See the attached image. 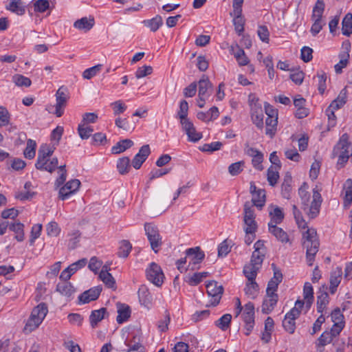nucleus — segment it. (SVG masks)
Instances as JSON below:
<instances>
[{"label": "nucleus", "mask_w": 352, "mask_h": 352, "mask_svg": "<svg viewBox=\"0 0 352 352\" xmlns=\"http://www.w3.org/2000/svg\"><path fill=\"white\" fill-rule=\"evenodd\" d=\"M258 291V285L254 280H248L245 288V294L250 296L252 298H256Z\"/></svg>", "instance_id": "obj_46"}, {"label": "nucleus", "mask_w": 352, "mask_h": 352, "mask_svg": "<svg viewBox=\"0 0 352 352\" xmlns=\"http://www.w3.org/2000/svg\"><path fill=\"white\" fill-rule=\"evenodd\" d=\"M232 316L229 314H224L216 321V325L221 330L227 329L230 324Z\"/></svg>", "instance_id": "obj_51"}, {"label": "nucleus", "mask_w": 352, "mask_h": 352, "mask_svg": "<svg viewBox=\"0 0 352 352\" xmlns=\"http://www.w3.org/2000/svg\"><path fill=\"white\" fill-rule=\"evenodd\" d=\"M130 160L127 157H122L119 160L117 168L120 174L124 175L129 172L130 169Z\"/></svg>", "instance_id": "obj_48"}, {"label": "nucleus", "mask_w": 352, "mask_h": 352, "mask_svg": "<svg viewBox=\"0 0 352 352\" xmlns=\"http://www.w3.org/2000/svg\"><path fill=\"white\" fill-rule=\"evenodd\" d=\"M170 322V318L168 313L166 311L164 318L160 319L157 323V329L160 332H166L168 329V325Z\"/></svg>", "instance_id": "obj_55"}, {"label": "nucleus", "mask_w": 352, "mask_h": 352, "mask_svg": "<svg viewBox=\"0 0 352 352\" xmlns=\"http://www.w3.org/2000/svg\"><path fill=\"white\" fill-rule=\"evenodd\" d=\"M303 296L307 307L309 308L314 300V289L311 283L308 282L305 283L303 288Z\"/></svg>", "instance_id": "obj_33"}, {"label": "nucleus", "mask_w": 352, "mask_h": 352, "mask_svg": "<svg viewBox=\"0 0 352 352\" xmlns=\"http://www.w3.org/2000/svg\"><path fill=\"white\" fill-rule=\"evenodd\" d=\"M118 315L116 320L119 324H122L126 321L130 317L131 310L129 306L120 305L118 310Z\"/></svg>", "instance_id": "obj_39"}, {"label": "nucleus", "mask_w": 352, "mask_h": 352, "mask_svg": "<svg viewBox=\"0 0 352 352\" xmlns=\"http://www.w3.org/2000/svg\"><path fill=\"white\" fill-rule=\"evenodd\" d=\"M199 85V98L201 101H206V100L212 93V85L210 82L208 78L206 76H203L202 78L198 82Z\"/></svg>", "instance_id": "obj_13"}, {"label": "nucleus", "mask_w": 352, "mask_h": 352, "mask_svg": "<svg viewBox=\"0 0 352 352\" xmlns=\"http://www.w3.org/2000/svg\"><path fill=\"white\" fill-rule=\"evenodd\" d=\"M324 10V3L322 0H318L314 7L311 19L314 23L311 28V32L313 36L318 34L322 28L324 23L322 21V16Z\"/></svg>", "instance_id": "obj_8"}, {"label": "nucleus", "mask_w": 352, "mask_h": 352, "mask_svg": "<svg viewBox=\"0 0 352 352\" xmlns=\"http://www.w3.org/2000/svg\"><path fill=\"white\" fill-rule=\"evenodd\" d=\"M36 143L32 139L27 140L26 148L23 151L24 157L27 159L32 160L35 157L36 155Z\"/></svg>", "instance_id": "obj_41"}, {"label": "nucleus", "mask_w": 352, "mask_h": 352, "mask_svg": "<svg viewBox=\"0 0 352 352\" xmlns=\"http://www.w3.org/2000/svg\"><path fill=\"white\" fill-rule=\"evenodd\" d=\"M107 314V309L104 307L91 311L89 316L90 324L92 328H96L98 324L105 318Z\"/></svg>", "instance_id": "obj_22"}, {"label": "nucleus", "mask_w": 352, "mask_h": 352, "mask_svg": "<svg viewBox=\"0 0 352 352\" xmlns=\"http://www.w3.org/2000/svg\"><path fill=\"white\" fill-rule=\"evenodd\" d=\"M69 99L67 89L63 86L60 87L56 93V105L54 113L57 117H60L64 113V108L66 107Z\"/></svg>", "instance_id": "obj_10"}, {"label": "nucleus", "mask_w": 352, "mask_h": 352, "mask_svg": "<svg viewBox=\"0 0 352 352\" xmlns=\"http://www.w3.org/2000/svg\"><path fill=\"white\" fill-rule=\"evenodd\" d=\"M48 309L46 304L43 302L38 304L33 309L23 331L25 332H32L38 328L45 318Z\"/></svg>", "instance_id": "obj_4"}, {"label": "nucleus", "mask_w": 352, "mask_h": 352, "mask_svg": "<svg viewBox=\"0 0 352 352\" xmlns=\"http://www.w3.org/2000/svg\"><path fill=\"white\" fill-rule=\"evenodd\" d=\"M260 267L252 265L251 263L243 268V273L248 280H255Z\"/></svg>", "instance_id": "obj_40"}, {"label": "nucleus", "mask_w": 352, "mask_h": 352, "mask_svg": "<svg viewBox=\"0 0 352 352\" xmlns=\"http://www.w3.org/2000/svg\"><path fill=\"white\" fill-rule=\"evenodd\" d=\"M333 155L338 157V164L344 165L352 156L351 144L349 141V135L346 133L343 134L340 138L339 142L333 148Z\"/></svg>", "instance_id": "obj_5"}, {"label": "nucleus", "mask_w": 352, "mask_h": 352, "mask_svg": "<svg viewBox=\"0 0 352 352\" xmlns=\"http://www.w3.org/2000/svg\"><path fill=\"white\" fill-rule=\"evenodd\" d=\"M50 7L48 0H36L34 2V9L35 12H44Z\"/></svg>", "instance_id": "obj_59"}, {"label": "nucleus", "mask_w": 352, "mask_h": 352, "mask_svg": "<svg viewBox=\"0 0 352 352\" xmlns=\"http://www.w3.org/2000/svg\"><path fill=\"white\" fill-rule=\"evenodd\" d=\"M342 32L345 36H350L352 34V14L348 13L345 15L342 23Z\"/></svg>", "instance_id": "obj_37"}, {"label": "nucleus", "mask_w": 352, "mask_h": 352, "mask_svg": "<svg viewBox=\"0 0 352 352\" xmlns=\"http://www.w3.org/2000/svg\"><path fill=\"white\" fill-rule=\"evenodd\" d=\"M23 228V224L19 222L12 223L9 226V229L15 232V239L18 241H22L24 239Z\"/></svg>", "instance_id": "obj_43"}, {"label": "nucleus", "mask_w": 352, "mask_h": 352, "mask_svg": "<svg viewBox=\"0 0 352 352\" xmlns=\"http://www.w3.org/2000/svg\"><path fill=\"white\" fill-rule=\"evenodd\" d=\"M298 312L296 309H292L285 316L283 320L284 329L290 334H293L296 329L295 320L298 318Z\"/></svg>", "instance_id": "obj_14"}, {"label": "nucleus", "mask_w": 352, "mask_h": 352, "mask_svg": "<svg viewBox=\"0 0 352 352\" xmlns=\"http://www.w3.org/2000/svg\"><path fill=\"white\" fill-rule=\"evenodd\" d=\"M54 148L49 146L47 144H43L38 149V157L35 164L36 169L40 170H45L49 173H53L56 168H58L60 173H67L65 165L60 166L58 167V158L50 157L54 153Z\"/></svg>", "instance_id": "obj_2"}, {"label": "nucleus", "mask_w": 352, "mask_h": 352, "mask_svg": "<svg viewBox=\"0 0 352 352\" xmlns=\"http://www.w3.org/2000/svg\"><path fill=\"white\" fill-rule=\"evenodd\" d=\"M102 68V64H98L94 67L85 69L82 73V77L85 79H91L98 74Z\"/></svg>", "instance_id": "obj_50"}, {"label": "nucleus", "mask_w": 352, "mask_h": 352, "mask_svg": "<svg viewBox=\"0 0 352 352\" xmlns=\"http://www.w3.org/2000/svg\"><path fill=\"white\" fill-rule=\"evenodd\" d=\"M333 340V337L329 331L323 332L318 339V346H324L330 343Z\"/></svg>", "instance_id": "obj_64"}, {"label": "nucleus", "mask_w": 352, "mask_h": 352, "mask_svg": "<svg viewBox=\"0 0 352 352\" xmlns=\"http://www.w3.org/2000/svg\"><path fill=\"white\" fill-rule=\"evenodd\" d=\"M143 23L146 27L149 28L152 32H156L160 27L162 25L163 20L162 16L157 15L151 19L144 21Z\"/></svg>", "instance_id": "obj_38"}, {"label": "nucleus", "mask_w": 352, "mask_h": 352, "mask_svg": "<svg viewBox=\"0 0 352 352\" xmlns=\"http://www.w3.org/2000/svg\"><path fill=\"white\" fill-rule=\"evenodd\" d=\"M265 191L263 189H258V191L253 194L252 201L253 206L261 209L265 203Z\"/></svg>", "instance_id": "obj_29"}, {"label": "nucleus", "mask_w": 352, "mask_h": 352, "mask_svg": "<svg viewBox=\"0 0 352 352\" xmlns=\"http://www.w3.org/2000/svg\"><path fill=\"white\" fill-rule=\"evenodd\" d=\"M278 169L276 166H271L267 170V181L272 186L277 183L279 178Z\"/></svg>", "instance_id": "obj_44"}, {"label": "nucleus", "mask_w": 352, "mask_h": 352, "mask_svg": "<svg viewBox=\"0 0 352 352\" xmlns=\"http://www.w3.org/2000/svg\"><path fill=\"white\" fill-rule=\"evenodd\" d=\"M147 279L156 286H161L164 282V275L161 267L153 262L146 270Z\"/></svg>", "instance_id": "obj_9"}, {"label": "nucleus", "mask_w": 352, "mask_h": 352, "mask_svg": "<svg viewBox=\"0 0 352 352\" xmlns=\"http://www.w3.org/2000/svg\"><path fill=\"white\" fill-rule=\"evenodd\" d=\"M150 147L148 144L142 146L139 152L135 155L132 160V166L135 169H139L149 155Z\"/></svg>", "instance_id": "obj_16"}, {"label": "nucleus", "mask_w": 352, "mask_h": 352, "mask_svg": "<svg viewBox=\"0 0 352 352\" xmlns=\"http://www.w3.org/2000/svg\"><path fill=\"white\" fill-rule=\"evenodd\" d=\"M269 214L271 219L268 226L279 224L284 219V213L282 209L277 206L271 205L269 206Z\"/></svg>", "instance_id": "obj_19"}, {"label": "nucleus", "mask_w": 352, "mask_h": 352, "mask_svg": "<svg viewBox=\"0 0 352 352\" xmlns=\"http://www.w3.org/2000/svg\"><path fill=\"white\" fill-rule=\"evenodd\" d=\"M208 275V272H199L195 273L188 280V283L190 285H197L200 282H201L202 279L207 277Z\"/></svg>", "instance_id": "obj_63"}, {"label": "nucleus", "mask_w": 352, "mask_h": 352, "mask_svg": "<svg viewBox=\"0 0 352 352\" xmlns=\"http://www.w3.org/2000/svg\"><path fill=\"white\" fill-rule=\"evenodd\" d=\"M99 278L105 284L107 287L109 288L115 287L116 281L110 273L104 274V272H100Z\"/></svg>", "instance_id": "obj_54"}, {"label": "nucleus", "mask_w": 352, "mask_h": 352, "mask_svg": "<svg viewBox=\"0 0 352 352\" xmlns=\"http://www.w3.org/2000/svg\"><path fill=\"white\" fill-rule=\"evenodd\" d=\"M244 322L254 321V306L251 302H248L242 314Z\"/></svg>", "instance_id": "obj_42"}, {"label": "nucleus", "mask_w": 352, "mask_h": 352, "mask_svg": "<svg viewBox=\"0 0 352 352\" xmlns=\"http://www.w3.org/2000/svg\"><path fill=\"white\" fill-rule=\"evenodd\" d=\"M243 161L237 162L230 164L228 167V172L231 175H237L243 170Z\"/></svg>", "instance_id": "obj_61"}, {"label": "nucleus", "mask_w": 352, "mask_h": 352, "mask_svg": "<svg viewBox=\"0 0 352 352\" xmlns=\"http://www.w3.org/2000/svg\"><path fill=\"white\" fill-rule=\"evenodd\" d=\"M132 246L131 243L126 240L121 241L118 255L120 257L126 258L131 250Z\"/></svg>", "instance_id": "obj_49"}, {"label": "nucleus", "mask_w": 352, "mask_h": 352, "mask_svg": "<svg viewBox=\"0 0 352 352\" xmlns=\"http://www.w3.org/2000/svg\"><path fill=\"white\" fill-rule=\"evenodd\" d=\"M303 246L307 250L306 257L309 266L313 265L315 256L318 251L319 241L315 229H307L303 234Z\"/></svg>", "instance_id": "obj_3"}, {"label": "nucleus", "mask_w": 352, "mask_h": 352, "mask_svg": "<svg viewBox=\"0 0 352 352\" xmlns=\"http://www.w3.org/2000/svg\"><path fill=\"white\" fill-rule=\"evenodd\" d=\"M329 294L326 291H322L320 289L318 295L317 296V311L319 313H322L327 305L329 303Z\"/></svg>", "instance_id": "obj_26"}, {"label": "nucleus", "mask_w": 352, "mask_h": 352, "mask_svg": "<svg viewBox=\"0 0 352 352\" xmlns=\"http://www.w3.org/2000/svg\"><path fill=\"white\" fill-rule=\"evenodd\" d=\"M278 124V116L276 117H267L265 120L266 131L265 133L273 137L276 131Z\"/></svg>", "instance_id": "obj_35"}, {"label": "nucleus", "mask_w": 352, "mask_h": 352, "mask_svg": "<svg viewBox=\"0 0 352 352\" xmlns=\"http://www.w3.org/2000/svg\"><path fill=\"white\" fill-rule=\"evenodd\" d=\"M292 177L289 174H286L284 177L283 182L281 185V194L285 199H289L292 192Z\"/></svg>", "instance_id": "obj_27"}, {"label": "nucleus", "mask_w": 352, "mask_h": 352, "mask_svg": "<svg viewBox=\"0 0 352 352\" xmlns=\"http://www.w3.org/2000/svg\"><path fill=\"white\" fill-rule=\"evenodd\" d=\"M188 104L186 100H183L180 102L179 110L177 112V116L179 120L188 118Z\"/></svg>", "instance_id": "obj_60"}, {"label": "nucleus", "mask_w": 352, "mask_h": 352, "mask_svg": "<svg viewBox=\"0 0 352 352\" xmlns=\"http://www.w3.org/2000/svg\"><path fill=\"white\" fill-rule=\"evenodd\" d=\"M293 214L294 216V218L296 219V221L297 224L298 225L299 228H307V223L303 219L301 212L299 211V210L297 208V206L296 205H293Z\"/></svg>", "instance_id": "obj_58"}, {"label": "nucleus", "mask_w": 352, "mask_h": 352, "mask_svg": "<svg viewBox=\"0 0 352 352\" xmlns=\"http://www.w3.org/2000/svg\"><path fill=\"white\" fill-rule=\"evenodd\" d=\"M342 276V270L341 267H338L331 273L330 276V293L331 294H335L337 290V287L341 282Z\"/></svg>", "instance_id": "obj_20"}, {"label": "nucleus", "mask_w": 352, "mask_h": 352, "mask_svg": "<svg viewBox=\"0 0 352 352\" xmlns=\"http://www.w3.org/2000/svg\"><path fill=\"white\" fill-rule=\"evenodd\" d=\"M243 1L244 0H233V11L230 13V15L233 16V18L244 17L242 14V6Z\"/></svg>", "instance_id": "obj_52"}, {"label": "nucleus", "mask_w": 352, "mask_h": 352, "mask_svg": "<svg viewBox=\"0 0 352 352\" xmlns=\"http://www.w3.org/2000/svg\"><path fill=\"white\" fill-rule=\"evenodd\" d=\"M243 221L245 225L244 230L246 234H252L256 232L257 223L255 221V219L243 218Z\"/></svg>", "instance_id": "obj_45"}, {"label": "nucleus", "mask_w": 352, "mask_h": 352, "mask_svg": "<svg viewBox=\"0 0 352 352\" xmlns=\"http://www.w3.org/2000/svg\"><path fill=\"white\" fill-rule=\"evenodd\" d=\"M278 300V294H267V298L263 300L262 305L263 313L267 314L271 312L276 305Z\"/></svg>", "instance_id": "obj_21"}, {"label": "nucleus", "mask_w": 352, "mask_h": 352, "mask_svg": "<svg viewBox=\"0 0 352 352\" xmlns=\"http://www.w3.org/2000/svg\"><path fill=\"white\" fill-rule=\"evenodd\" d=\"M235 48H236V50L234 51V47L232 46L231 50L233 51L234 56L236 58L238 63L240 65H248L249 60L245 54L244 50L243 49H241V47H239L238 45H236Z\"/></svg>", "instance_id": "obj_34"}, {"label": "nucleus", "mask_w": 352, "mask_h": 352, "mask_svg": "<svg viewBox=\"0 0 352 352\" xmlns=\"http://www.w3.org/2000/svg\"><path fill=\"white\" fill-rule=\"evenodd\" d=\"M102 292V287L97 286L84 292L78 296L80 303L85 304L96 300Z\"/></svg>", "instance_id": "obj_15"}, {"label": "nucleus", "mask_w": 352, "mask_h": 352, "mask_svg": "<svg viewBox=\"0 0 352 352\" xmlns=\"http://www.w3.org/2000/svg\"><path fill=\"white\" fill-rule=\"evenodd\" d=\"M12 80L16 85L19 87L24 86L28 87L31 85L32 83L31 80L29 78L20 74L14 75L12 78Z\"/></svg>", "instance_id": "obj_53"}, {"label": "nucleus", "mask_w": 352, "mask_h": 352, "mask_svg": "<svg viewBox=\"0 0 352 352\" xmlns=\"http://www.w3.org/2000/svg\"><path fill=\"white\" fill-rule=\"evenodd\" d=\"M340 62L335 65L334 69L336 74H341L342 69L346 67L349 63V54L348 52H343L339 54Z\"/></svg>", "instance_id": "obj_36"}, {"label": "nucleus", "mask_w": 352, "mask_h": 352, "mask_svg": "<svg viewBox=\"0 0 352 352\" xmlns=\"http://www.w3.org/2000/svg\"><path fill=\"white\" fill-rule=\"evenodd\" d=\"M343 190L344 191V207L349 208L352 203V179H348L344 184Z\"/></svg>", "instance_id": "obj_24"}, {"label": "nucleus", "mask_w": 352, "mask_h": 352, "mask_svg": "<svg viewBox=\"0 0 352 352\" xmlns=\"http://www.w3.org/2000/svg\"><path fill=\"white\" fill-rule=\"evenodd\" d=\"M133 145L132 140L129 139L122 140L118 142L116 145L113 146L111 148L112 153L119 154L124 152L127 148H131Z\"/></svg>", "instance_id": "obj_30"}, {"label": "nucleus", "mask_w": 352, "mask_h": 352, "mask_svg": "<svg viewBox=\"0 0 352 352\" xmlns=\"http://www.w3.org/2000/svg\"><path fill=\"white\" fill-rule=\"evenodd\" d=\"M47 233L50 236H57L60 232V228L58 223L55 221H52L47 225Z\"/></svg>", "instance_id": "obj_56"}, {"label": "nucleus", "mask_w": 352, "mask_h": 352, "mask_svg": "<svg viewBox=\"0 0 352 352\" xmlns=\"http://www.w3.org/2000/svg\"><path fill=\"white\" fill-rule=\"evenodd\" d=\"M56 291L63 296L70 297L74 292V289L70 283L62 282L56 285Z\"/></svg>", "instance_id": "obj_32"}, {"label": "nucleus", "mask_w": 352, "mask_h": 352, "mask_svg": "<svg viewBox=\"0 0 352 352\" xmlns=\"http://www.w3.org/2000/svg\"><path fill=\"white\" fill-rule=\"evenodd\" d=\"M144 230L151 249L155 253H157L162 245V236L160 234L157 226L151 223H146L144 224Z\"/></svg>", "instance_id": "obj_7"}, {"label": "nucleus", "mask_w": 352, "mask_h": 352, "mask_svg": "<svg viewBox=\"0 0 352 352\" xmlns=\"http://www.w3.org/2000/svg\"><path fill=\"white\" fill-rule=\"evenodd\" d=\"M6 9L17 14L23 15L25 13V8L21 0H12L11 2L6 6Z\"/></svg>", "instance_id": "obj_31"}, {"label": "nucleus", "mask_w": 352, "mask_h": 352, "mask_svg": "<svg viewBox=\"0 0 352 352\" xmlns=\"http://www.w3.org/2000/svg\"><path fill=\"white\" fill-rule=\"evenodd\" d=\"M138 298L140 303L144 306H148L152 302V295L145 285H142L138 289Z\"/></svg>", "instance_id": "obj_25"}, {"label": "nucleus", "mask_w": 352, "mask_h": 352, "mask_svg": "<svg viewBox=\"0 0 352 352\" xmlns=\"http://www.w3.org/2000/svg\"><path fill=\"white\" fill-rule=\"evenodd\" d=\"M245 19L244 17L233 18V24L234 30L239 35H241L244 32V25Z\"/></svg>", "instance_id": "obj_62"}, {"label": "nucleus", "mask_w": 352, "mask_h": 352, "mask_svg": "<svg viewBox=\"0 0 352 352\" xmlns=\"http://www.w3.org/2000/svg\"><path fill=\"white\" fill-rule=\"evenodd\" d=\"M245 153L252 157V163L255 168L259 170H262L263 169V167L261 165L263 160V155L261 151L254 148L247 147L245 149Z\"/></svg>", "instance_id": "obj_17"}, {"label": "nucleus", "mask_w": 352, "mask_h": 352, "mask_svg": "<svg viewBox=\"0 0 352 352\" xmlns=\"http://www.w3.org/2000/svg\"><path fill=\"white\" fill-rule=\"evenodd\" d=\"M80 186V182L78 179H74L67 182L59 190L58 197L65 200L69 197V196L75 193Z\"/></svg>", "instance_id": "obj_12"}, {"label": "nucleus", "mask_w": 352, "mask_h": 352, "mask_svg": "<svg viewBox=\"0 0 352 352\" xmlns=\"http://www.w3.org/2000/svg\"><path fill=\"white\" fill-rule=\"evenodd\" d=\"M265 253L261 252L254 251L251 257L250 263L256 266L261 267L263 261L264 260Z\"/></svg>", "instance_id": "obj_57"}, {"label": "nucleus", "mask_w": 352, "mask_h": 352, "mask_svg": "<svg viewBox=\"0 0 352 352\" xmlns=\"http://www.w3.org/2000/svg\"><path fill=\"white\" fill-rule=\"evenodd\" d=\"M207 294L212 297L211 305L217 306L222 297L223 287L222 285H218V283L214 280L208 282L206 284Z\"/></svg>", "instance_id": "obj_11"}, {"label": "nucleus", "mask_w": 352, "mask_h": 352, "mask_svg": "<svg viewBox=\"0 0 352 352\" xmlns=\"http://www.w3.org/2000/svg\"><path fill=\"white\" fill-rule=\"evenodd\" d=\"M248 103L250 107V114L253 123L258 129H263V111L258 98L254 94H250L248 96Z\"/></svg>", "instance_id": "obj_6"}, {"label": "nucleus", "mask_w": 352, "mask_h": 352, "mask_svg": "<svg viewBox=\"0 0 352 352\" xmlns=\"http://www.w3.org/2000/svg\"><path fill=\"white\" fill-rule=\"evenodd\" d=\"M269 232L273 234L277 240L282 243H287L289 241V236L286 232L282 228L277 226V225L268 226Z\"/></svg>", "instance_id": "obj_23"}, {"label": "nucleus", "mask_w": 352, "mask_h": 352, "mask_svg": "<svg viewBox=\"0 0 352 352\" xmlns=\"http://www.w3.org/2000/svg\"><path fill=\"white\" fill-rule=\"evenodd\" d=\"M308 187V184L304 182L298 189V195L301 199L302 208L309 219H314L320 213L322 199L318 188H314L312 201L309 206L310 194L307 191Z\"/></svg>", "instance_id": "obj_1"}, {"label": "nucleus", "mask_w": 352, "mask_h": 352, "mask_svg": "<svg viewBox=\"0 0 352 352\" xmlns=\"http://www.w3.org/2000/svg\"><path fill=\"white\" fill-rule=\"evenodd\" d=\"M186 256L190 260L189 264H199L205 257L204 252L199 247L188 248L186 251Z\"/></svg>", "instance_id": "obj_18"}, {"label": "nucleus", "mask_w": 352, "mask_h": 352, "mask_svg": "<svg viewBox=\"0 0 352 352\" xmlns=\"http://www.w3.org/2000/svg\"><path fill=\"white\" fill-rule=\"evenodd\" d=\"M110 106L113 109V115L116 116L123 113L127 108L124 102L120 100L111 102Z\"/></svg>", "instance_id": "obj_47"}, {"label": "nucleus", "mask_w": 352, "mask_h": 352, "mask_svg": "<svg viewBox=\"0 0 352 352\" xmlns=\"http://www.w3.org/2000/svg\"><path fill=\"white\" fill-rule=\"evenodd\" d=\"M94 25V18L87 19V17H82L74 22V26L81 30L89 31L91 30Z\"/></svg>", "instance_id": "obj_28"}]
</instances>
